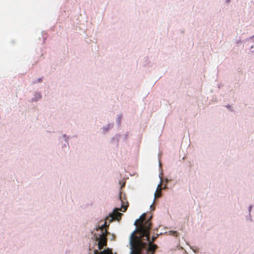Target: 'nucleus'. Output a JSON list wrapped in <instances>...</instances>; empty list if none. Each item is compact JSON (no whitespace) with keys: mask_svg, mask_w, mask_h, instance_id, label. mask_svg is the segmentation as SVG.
<instances>
[{"mask_svg":"<svg viewBox=\"0 0 254 254\" xmlns=\"http://www.w3.org/2000/svg\"><path fill=\"white\" fill-rule=\"evenodd\" d=\"M161 196V190H157V192L155 193V197H159Z\"/></svg>","mask_w":254,"mask_h":254,"instance_id":"obj_4","label":"nucleus"},{"mask_svg":"<svg viewBox=\"0 0 254 254\" xmlns=\"http://www.w3.org/2000/svg\"><path fill=\"white\" fill-rule=\"evenodd\" d=\"M108 232L106 230L105 232H103L100 236V241L98 242V247L99 249H102L104 245L107 243V235Z\"/></svg>","mask_w":254,"mask_h":254,"instance_id":"obj_3","label":"nucleus"},{"mask_svg":"<svg viewBox=\"0 0 254 254\" xmlns=\"http://www.w3.org/2000/svg\"><path fill=\"white\" fill-rule=\"evenodd\" d=\"M120 199H121V192L120 193Z\"/></svg>","mask_w":254,"mask_h":254,"instance_id":"obj_9","label":"nucleus"},{"mask_svg":"<svg viewBox=\"0 0 254 254\" xmlns=\"http://www.w3.org/2000/svg\"><path fill=\"white\" fill-rule=\"evenodd\" d=\"M94 254H99L97 250H95V253H94Z\"/></svg>","mask_w":254,"mask_h":254,"instance_id":"obj_8","label":"nucleus"},{"mask_svg":"<svg viewBox=\"0 0 254 254\" xmlns=\"http://www.w3.org/2000/svg\"><path fill=\"white\" fill-rule=\"evenodd\" d=\"M106 226V222H105L104 224L101 226V229L103 230L105 227Z\"/></svg>","mask_w":254,"mask_h":254,"instance_id":"obj_7","label":"nucleus"},{"mask_svg":"<svg viewBox=\"0 0 254 254\" xmlns=\"http://www.w3.org/2000/svg\"><path fill=\"white\" fill-rule=\"evenodd\" d=\"M100 254H112V253L106 251H104L102 252Z\"/></svg>","mask_w":254,"mask_h":254,"instance_id":"obj_6","label":"nucleus"},{"mask_svg":"<svg viewBox=\"0 0 254 254\" xmlns=\"http://www.w3.org/2000/svg\"><path fill=\"white\" fill-rule=\"evenodd\" d=\"M172 235H173L174 236H178V232L177 231H170V232Z\"/></svg>","mask_w":254,"mask_h":254,"instance_id":"obj_5","label":"nucleus"},{"mask_svg":"<svg viewBox=\"0 0 254 254\" xmlns=\"http://www.w3.org/2000/svg\"><path fill=\"white\" fill-rule=\"evenodd\" d=\"M121 201L122 203L121 208H115L113 213L110 214L109 217L107 218V219H109L110 222L115 220L119 221L121 219V216L123 214L119 212V210L123 212H125L127 210L128 207V203H127V204H124L123 201L122 200H121Z\"/></svg>","mask_w":254,"mask_h":254,"instance_id":"obj_2","label":"nucleus"},{"mask_svg":"<svg viewBox=\"0 0 254 254\" xmlns=\"http://www.w3.org/2000/svg\"><path fill=\"white\" fill-rule=\"evenodd\" d=\"M145 220V214H142L136 220L134 225L136 229L130 235V242L131 247L130 254H153L157 248L153 244L156 237L149 239V230L151 223L149 219Z\"/></svg>","mask_w":254,"mask_h":254,"instance_id":"obj_1","label":"nucleus"}]
</instances>
